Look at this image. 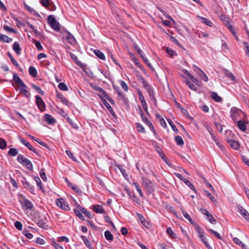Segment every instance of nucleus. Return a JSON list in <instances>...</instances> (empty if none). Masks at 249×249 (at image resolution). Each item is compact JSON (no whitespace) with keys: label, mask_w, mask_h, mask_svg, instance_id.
<instances>
[{"label":"nucleus","mask_w":249,"mask_h":249,"mask_svg":"<svg viewBox=\"0 0 249 249\" xmlns=\"http://www.w3.org/2000/svg\"><path fill=\"white\" fill-rule=\"evenodd\" d=\"M230 116L234 122L238 121V119H244V118L246 117L244 112L236 107H232L231 108Z\"/></svg>","instance_id":"obj_1"},{"label":"nucleus","mask_w":249,"mask_h":249,"mask_svg":"<svg viewBox=\"0 0 249 249\" xmlns=\"http://www.w3.org/2000/svg\"><path fill=\"white\" fill-rule=\"evenodd\" d=\"M17 160L29 170H33V167L32 162L23 155L19 154L17 157Z\"/></svg>","instance_id":"obj_2"},{"label":"nucleus","mask_w":249,"mask_h":249,"mask_svg":"<svg viewBox=\"0 0 249 249\" xmlns=\"http://www.w3.org/2000/svg\"><path fill=\"white\" fill-rule=\"evenodd\" d=\"M18 200L23 210H31L33 207L32 203L28 199L25 198L22 195H20L18 197Z\"/></svg>","instance_id":"obj_3"},{"label":"nucleus","mask_w":249,"mask_h":249,"mask_svg":"<svg viewBox=\"0 0 249 249\" xmlns=\"http://www.w3.org/2000/svg\"><path fill=\"white\" fill-rule=\"evenodd\" d=\"M142 183L143 187L149 192L152 193L154 190V183L147 178L142 177Z\"/></svg>","instance_id":"obj_4"},{"label":"nucleus","mask_w":249,"mask_h":249,"mask_svg":"<svg viewBox=\"0 0 249 249\" xmlns=\"http://www.w3.org/2000/svg\"><path fill=\"white\" fill-rule=\"evenodd\" d=\"M48 22L49 25L54 31L58 32L60 31V25L58 21H56L53 15H49L48 18Z\"/></svg>","instance_id":"obj_5"},{"label":"nucleus","mask_w":249,"mask_h":249,"mask_svg":"<svg viewBox=\"0 0 249 249\" xmlns=\"http://www.w3.org/2000/svg\"><path fill=\"white\" fill-rule=\"evenodd\" d=\"M55 202L57 206L61 209L66 211L70 210V207L63 198H57L56 199Z\"/></svg>","instance_id":"obj_6"},{"label":"nucleus","mask_w":249,"mask_h":249,"mask_svg":"<svg viewBox=\"0 0 249 249\" xmlns=\"http://www.w3.org/2000/svg\"><path fill=\"white\" fill-rule=\"evenodd\" d=\"M175 175L183 181L191 190L194 191L195 192H196V189L195 188V186L191 183V182L188 179L183 178L180 174L178 173H175Z\"/></svg>","instance_id":"obj_7"},{"label":"nucleus","mask_w":249,"mask_h":249,"mask_svg":"<svg viewBox=\"0 0 249 249\" xmlns=\"http://www.w3.org/2000/svg\"><path fill=\"white\" fill-rule=\"evenodd\" d=\"M64 39L68 43L71 45H74L76 43V40L74 36L69 32H66L63 35Z\"/></svg>","instance_id":"obj_8"},{"label":"nucleus","mask_w":249,"mask_h":249,"mask_svg":"<svg viewBox=\"0 0 249 249\" xmlns=\"http://www.w3.org/2000/svg\"><path fill=\"white\" fill-rule=\"evenodd\" d=\"M35 98L36 99V104L38 109L41 112L44 111L46 109V106L42 99L38 95H36Z\"/></svg>","instance_id":"obj_9"},{"label":"nucleus","mask_w":249,"mask_h":249,"mask_svg":"<svg viewBox=\"0 0 249 249\" xmlns=\"http://www.w3.org/2000/svg\"><path fill=\"white\" fill-rule=\"evenodd\" d=\"M13 79L15 81L16 84L18 86V88L21 87H26V85L23 82L19 77L16 73H14L13 74Z\"/></svg>","instance_id":"obj_10"},{"label":"nucleus","mask_w":249,"mask_h":249,"mask_svg":"<svg viewBox=\"0 0 249 249\" xmlns=\"http://www.w3.org/2000/svg\"><path fill=\"white\" fill-rule=\"evenodd\" d=\"M235 123H237V126L241 131L244 132L246 130L247 126L245 118H244V119H241L240 120H238Z\"/></svg>","instance_id":"obj_11"},{"label":"nucleus","mask_w":249,"mask_h":249,"mask_svg":"<svg viewBox=\"0 0 249 249\" xmlns=\"http://www.w3.org/2000/svg\"><path fill=\"white\" fill-rule=\"evenodd\" d=\"M182 72L184 73V74L189 79L191 80V81L196 84V85H197L198 82H199V81L197 79H196V78H195L194 76H193L188 71L186 70H183L182 71Z\"/></svg>","instance_id":"obj_12"},{"label":"nucleus","mask_w":249,"mask_h":249,"mask_svg":"<svg viewBox=\"0 0 249 249\" xmlns=\"http://www.w3.org/2000/svg\"><path fill=\"white\" fill-rule=\"evenodd\" d=\"M238 210L241 215H242L246 220L249 222V213L244 209L242 206H238Z\"/></svg>","instance_id":"obj_13"},{"label":"nucleus","mask_w":249,"mask_h":249,"mask_svg":"<svg viewBox=\"0 0 249 249\" xmlns=\"http://www.w3.org/2000/svg\"><path fill=\"white\" fill-rule=\"evenodd\" d=\"M44 117L45 121L49 124H55L56 122V120L52 115L50 114H45L44 115Z\"/></svg>","instance_id":"obj_14"},{"label":"nucleus","mask_w":249,"mask_h":249,"mask_svg":"<svg viewBox=\"0 0 249 249\" xmlns=\"http://www.w3.org/2000/svg\"><path fill=\"white\" fill-rule=\"evenodd\" d=\"M19 140L20 142L26 147H27L29 150L34 152H36L35 149L31 145L29 142H26L25 140L21 137H19Z\"/></svg>","instance_id":"obj_15"},{"label":"nucleus","mask_w":249,"mask_h":249,"mask_svg":"<svg viewBox=\"0 0 249 249\" xmlns=\"http://www.w3.org/2000/svg\"><path fill=\"white\" fill-rule=\"evenodd\" d=\"M93 211L96 213H105L103 207L100 205H95L93 206Z\"/></svg>","instance_id":"obj_16"},{"label":"nucleus","mask_w":249,"mask_h":249,"mask_svg":"<svg viewBox=\"0 0 249 249\" xmlns=\"http://www.w3.org/2000/svg\"><path fill=\"white\" fill-rule=\"evenodd\" d=\"M205 233H204L200 236H198L200 238L201 242H202L205 246L208 249H212L211 246L210 245V244L208 242L207 238L205 237Z\"/></svg>","instance_id":"obj_17"},{"label":"nucleus","mask_w":249,"mask_h":249,"mask_svg":"<svg viewBox=\"0 0 249 249\" xmlns=\"http://www.w3.org/2000/svg\"><path fill=\"white\" fill-rule=\"evenodd\" d=\"M197 17L201 19V22L202 23L210 27H212L213 26V23L210 19L199 16H197Z\"/></svg>","instance_id":"obj_18"},{"label":"nucleus","mask_w":249,"mask_h":249,"mask_svg":"<svg viewBox=\"0 0 249 249\" xmlns=\"http://www.w3.org/2000/svg\"><path fill=\"white\" fill-rule=\"evenodd\" d=\"M62 115L67 120V121L73 127L75 128H77V124H74L72 123V120L69 117V116L64 112L63 110H61Z\"/></svg>","instance_id":"obj_19"},{"label":"nucleus","mask_w":249,"mask_h":249,"mask_svg":"<svg viewBox=\"0 0 249 249\" xmlns=\"http://www.w3.org/2000/svg\"><path fill=\"white\" fill-rule=\"evenodd\" d=\"M81 238L82 239L88 249H93L92 244L91 242L89 240L86 236L84 235H81Z\"/></svg>","instance_id":"obj_20"},{"label":"nucleus","mask_w":249,"mask_h":249,"mask_svg":"<svg viewBox=\"0 0 249 249\" xmlns=\"http://www.w3.org/2000/svg\"><path fill=\"white\" fill-rule=\"evenodd\" d=\"M95 89L99 92V94H98V95L101 99H102L103 97H105L107 94V93L100 87H97L95 88Z\"/></svg>","instance_id":"obj_21"},{"label":"nucleus","mask_w":249,"mask_h":249,"mask_svg":"<svg viewBox=\"0 0 249 249\" xmlns=\"http://www.w3.org/2000/svg\"><path fill=\"white\" fill-rule=\"evenodd\" d=\"M228 142L232 148L237 150L239 148L240 145L238 142L235 140H228Z\"/></svg>","instance_id":"obj_22"},{"label":"nucleus","mask_w":249,"mask_h":249,"mask_svg":"<svg viewBox=\"0 0 249 249\" xmlns=\"http://www.w3.org/2000/svg\"><path fill=\"white\" fill-rule=\"evenodd\" d=\"M0 40L6 43H10L12 41V38L0 33Z\"/></svg>","instance_id":"obj_23"},{"label":"nucleus","mask_w":249,"mask_h":249,"mask_svg":"<svg viewBox=\"0 0 249 249\" xmlns=\"http://www.w3.org/2000/svg\"><path fill=\"white\" fill-rule=\"evenodd\" d=\"M233 242L241 246L243 249H248L247 246H246L240 240H239L238 238L234 237L233 238Z\"/></svg>","instance_id":"obj_24"},{"label":"nucleus","mask_w":249,"mask_h":249,"mask_svg":"<svg viewBox=\"0 0 249 249\" xmlns=\"http://www.w3.org/2000/svg\"><path fill=\"white\" fill-rule=\"evenodd\" d=\"M13 49L17 54L19 55L20 54L21 48L18 42H15L14 43Z\"/></svg>","instance_id":"obj_25"},{"label":"nucleus","mask_w":249,"mask_h":249,"mask_svg":"<svg viewBox=\"0 0 249 249\" xmlns=\"http://www.w3.org/2000/svg\"><path fill=\"white\" fill-rule=\"evenodd\" d=\"M225 75L226 77L230 78L232 81H233L234 82H237L235 77L233 74V73H231L229 71H228V70L225 71Z\"/></svg>","instance_id":"obj_26"},{"label":"nucleus","mask_w":249,"mask_h":249,"mask_svg":"<svg viewBox=\"0 0 249 249\" xmlns=\"http://www.w3.org/2000/svg\"><path fill=\"white\" fill-rule=\"evenodd\" d=\"M38 226L44 229H47L48 225L43 219L39 220L37 222Z\"/></svg>","instance_id":"obj_27"},{"label":"nucleus","mask_w":249,"mask_h":249,"mask_svg":"<svg viewBox=\"0 0 249 249\" xmlns=\"http://www.w3.org/2000/svg\"><path fill=\"white\" fill-rule=\"evenodd\" d=\"M194 228L198 234V236H199L205 233L204 231L202 230L199 225L197 224H194Z\"/></svg>","instance_id":"obj_28"},{"label":"nucleus","mask_w":249,"mask_h":249,"mask_svg":"<svg viewBox=\"0 0 249 249\" xmlns=\"http://www.w3.org/2000/svg\"><path fill=\"white\" fill-rule=\"evenodd\" d=\"M29 74L33 77H36L37 75V71L36 68L33 66H30L29 68Z\"/></svg>","instance_id":"obj_29"},{"label":"nucleus","mask_w":249,"mask_h":249,"mask_svg":"<svg viewBox=\"0 0 249 249\" xmlns=\"http://www.w3.org/2000/svg\"><path fill=\"white\" fill-rule=\"evenodd\" d=\"M94 53L95 54V55L97 57H98L100 59H101V60H105L106 58H105V55L100 50H94Z\"/></svg>","instance_id":"obj_30"},{"label":"nucleus","mask_w":249,"mask_h":249,"mask_svg":"<svg viewBox=\"0 0 249 249\" xmlns=\"http://www.w3.org/2000/svg\"><path fill=\"white\" fill-rule=\"evenodd\" d=\"M104 235H105L106 239L107 240L109 241H112L113 240V236L109 231H106L104 233Z\"/></svg>","instance_id":"obj_31"},{"label":"nucleus","mask_w":249,"mask_h":249,"mask_svg":"<svg viewBox=\"0 0 249 249\" xmlns=\"http://www.w3.org/2000/svg\"><path fill=\"white\" fill-rule=\"evenodd\" d=\"M185 83L186 85L189 87V88L194 90V91H196L197 90V88L196 87L191 81L186 80H185Z\"/></svg>","instance_id":"obj_32"},{"label":"nucleus","mask_w":249,"mask_h":249,"mask_svg":"<svg viewBox=\"0 0 249 249\" xmlns=\"http://www.w3.org/2000/svg\"><path fill=\"white\" fill-rule=\"evenodd\" d=\"M136 127L138 131L143 133H145V129L144 127L139 123H136L135 124Z\"/></svg>","instance_id":"obj_33"},{"label":"nucleus","mask_w":249,"mask_h":249,"mask_svg":"<svg viewBox=\"0 0 249 249\" xmlns=\"http://www.w3.org/2000/svg\"><path fill=\"white\" fill-rule=\"evenodd\" d=\"M58 98L60 100V101L66 106H69V102L68 100L63 95H59L58 96Z\"/></svg>","instance_id":"obj_34"},{"label":"nucleus","mask_w":249,"mask_h":249,"mask_svg":"<svg viewBox=\"0 0 249 249\" xmlns=\"http://www.w3.org/2000/svg\"><path fill=\"white\" fill-rule=\"evenodd\" d=\"M211 97L217 102H220L222 100L221 98L216 92H213L211 95Z\"/></svg>","instance_id":"obj_35"},{"label":"nucleus","mask_w":249,"mask_h":249,"mask_svg":"<svg viewBox=\"0 0 249 249\" xmlns=\"http://www.w3.org/2000/svg\"><path fill=\"white\" fill-rule=\"evenodd\" d=\"M175 141L178 145H182L184 144V141L181 136H177L175 138Z\"/></svg>","instance_id":"obj_36"},{"label":"nucleus","mask_w":249,"mask_h":249,"mask_svg":"<svg viewBox=\"0 0 249 249\" xmlns=\"http://www.w3.org/2000/svg\"><path fill=\"white\" fill-rule=\"evenodd\" d=\"M23 186L26 189L29 191L31 193H33L34 192V189L33 187L31 185H30V183H28V182H24Z\"/></svg>","instance_id":"obj_37"},{"label":"nucleus","mask_w":249,"mask_h":249,"mask_svg":"<svg viewBox=\"0 0 249 249\" xmlns=\"http://www.w3.org/2000/svg\"><path fill=\"white\" fill-rule=\"evenodd\" d=\"M26 88H27V87H21L19 89L23 93V94L25 97L29 98L30 97L31 94L29 93V92L26 89Z\"/></svg>","instance_id":"obj_38"},{"label":"nucleus","mask_w":249,"mask_h":249,"mask_svg":"<svg viewBox=\"0 0 249 249\" xmlns=\"http://www.w3.org/2000/svg\"><path fill=\"white\" fill-rule=\"evenodd\" d=\"M167 234L170 236L172 238H175L177 236L176 234H175L172 229L170 227H168L166 230Z\"/></svg>","instance_id":"obj_39"},{"label":"nucleus","mask_w":249,"mask_h":249,"mask_svg":"<svg viewBox=\"0 0 249 249\" xmlns=\"http://www.w3.org/2000/svg\"><path fill=\"white\" fill-rule=\"evenodd\" d=\"M199 77L203 81L207 82L209 80V78L205 73L202 71L201 73L198 75Z\"/></svg>","instance_id":"obj_40"},{"label":"nucleus","mask_w":249,"mask_h":249,"mask_svg":"<svg viewBox=\"0 0 249 249\" xmlns=\"http://www.w3.org/2000/svg\"><path fill=\"white\" fill-rule=\"evenodd\" d=\"M58 87L61 90L67 91L68 90L67 85L63 82L60 83L58 84Z\"/></svg>","instance_id":"obj_41"},{"label":"nucleus","mask_w":249,"mask_h":249,"mask_svg":"<svg viewBox=\"0 0 249 249\" xmlns=\"http://www.w3.org/2000/svg\"><path fill=\"white\" fill-rule=\"evenodd\" d=\"M18 153V151L17 149L14 148H10L8 152V154L12 156H16Z\"/></svg>","instance_id":"obj_42"},{"label":"nucleus","mask_w":249,"mask_h":249,"mask_svg":"<svg viewBox=\"0 0 249 249\" xmlns=\"http://www.w3.org/2000/svg\"><path fill=\"white\" fill-rule=\"evenodd\" d=\"M34 180L36 182L37 186L40 188V189L42 190L43 187L41 185V181L39 178L38 177H35Z\"/></svg>","instance_id":"obj_43"},{"label":"nucleus","mask_w":249,"mask_h":249,"mask_svg":"<svg viewBox=\"0 0 249 249\" xmlns=\"http://www.w3.org/2000/svg\"><path fill=\"white\" fill-rule=\"evenodd\" d=\"M206 218L211 223L213 224H215L216 223V220L212 214H209L207 216Z\"/></svg>","instance_id":"obj_44"},{"label":"nucleus","mask_w":249,"mask_h":249,"mask_svg":"<svg viewBox=\"0 0 249 249\" xmlns=\"http://www.w3.org/2000/svg\"><path fill=\"white\" fill-rule=\"evenodd\" d=\"M146 124H147L149 127L150 129L153 132L154 134H156V131L154 129V127L151 123L148 120L144 123Z\"/></svg>","instance_id":"obj_45"},{"label":"nucleus","mask_w":249,"mask_h":249,"mask_svg":"<svg viewBox=\"0 0 249 249\" xmlns=\"http://www.w3.org/2000/svg\"><path fill=\"white\" fill-rule=\"evenodd\" d=\"M146 124H147L149 127L150 129L153 132L154 134H156V131L154 129V127L151 123L148 120L144 123Z\"/></svg>","instance_id":"obj_46"},{"label":"nucleus","mask_w":249,"mask_h":249,"mask_svg":"<svg viewBox=\"0 0 249 249\" xmlns=\"http://www.w3.org/2000/svg\"><path fill=\"white\" fill-rule=\"evenodd\" d=\"M146 124H147L149 127L150 129L153 132L154 134H156V131L154 129V127L151 123L148 120L144 123Z\"/></svg>","instance_id":"obj_47"},{"label":"nucleus","mask_w":249,"mask_h":249,"mask_svg":"<svg viewBox=\"0 0 249 249\" xmlns=\"http://www.w3.org/2000/svg\"><path fill=\"white\" fill-rule=\"evenodd\" d=\"M182 213L183 215V216L187 219L188 220V221L191 223V224H194V222H193V220L192 219V218H191L190 216L189 215V214L188 213H187L185 211H182Z\"/></svg>","instance_id":"obj_48"},{"label":"nucleus","mask_w":249,"mask_h":249,"mask_svg":"<svg viewBox=\"0 0 249 249\" xmlns=\"http://www.w3.org/2000/svg\"><path fill=\"white\" fill-rule=\"evenodd\" d=\"M7 145L6 142L2 138H0V148L4 149Z\"/></svg>","instance_id":"obj_49"},{"label":"nucleus","mask_w":249,"mask_h":249,"mask_svg":"<svg viewBox=\"0 0 249 249\" xmlns=\"http://www.w3.org/2000/svg\"><path fill=\"white\" fill-rule=\"evenodd\" d=\"M39 174L41 178L44 181L47 180V177L43 169H41L39 172Z\"/></svg>","instance_id":"obj_50"},{"label":"nucleus","mask_w":249,"mask_h":249,"mask_svg":"<svg viewBox=\"0 0 249 249\" xmlns=\"http://www.w3.org/2000/svg\"><path fill=\"white\" fill-rule=\"evenodd\" d=\"M74 213L78 217V218L81 220H84V216L82 215V213L78 210H74Z\"/></svg>","instance_id":"obj_51"},{"label":"nucleus","mask_w":249,"mask_h":249,"mask_svg":"<svg viewBox=\"0 0 249 249\" xmlns=\"http://www.w3.org/2000/svg\"><path fill=\"white\" fill-rule=\"evenodd\" d=\"M105 106L108 109V110L109 111V112L111 113L112 115H114L115 114V112L112 108V107L110 106V105L107 102H105L104 103Z\"/></svg>","instance_id":"obj_52"},{"label":"nucleus","mask_w":249,"mask_h":249,"mask_svg":"<svg viewBox=\"0 0 249 249\" xmlns=\"http://www.w3.org/2000/svg\"><path fill=\"white\" fill-rule=\"evenodd\" d=\"M213 141L214 142L216 145L222 150H224V146L218 142V140L216 137L213 138Z\"/></svg>","instance_id":"obj_53"},{"label":"nucleus","mask_w":249,"mask_h":249,"mask_svg":"<svg viewBox=\"0 0 249 249\" xmlns=\"http://www.w3.org/2000/svg\"><path fill=\"white\" fill-rule=\"evenodd\" d=\"M208 231H210L211 233L213 234L217 238L219 239H222L221 235L218 232L212 229H209Z\"/></svg>","instance_id":"obj_54"},{"label":"nucleus","mask_w":249,"mask_h":249,"mask_svg":"<svg viewBox=\"0 0 249 249\" xmlns=\"http://www.w3.org/2000/svg\"><path fill=\"white\" fill-rule=\"evenodd\" d=\"M33 87L40 94L42 95H44V91L38 86L35 85H33Z\"/></svg>","instance_id":"obj_55"},{"label":"nucleus","mask_w":249,"mask_h":249,"mask_svg":"<svg viewBox=\"0 0 249 249\" xmlns=\"http://www.w3.org/2000/svg\"><path fill=\"white\" fill-rule=\"evenodd\" d=\"M52 244L55 249H63V247L57 244L54 240H52Z\"/></svg>","instance_id":"obj_56"},{"label":"nucleus","mask_w":249,"mask_h":249,"mask_svg":"<svg viewBox=\"0 0 249 249\" xmlns=\"http://www.w3.org/2000/svg\"><path fill=\"white\" fill-rule=\"evenodd\" d=\"M57 241L58 242H65V243H68L69 240L66 236H61L57 238Z\"/></svg>","instance_id":"obj_57"},{"label":"nucleus","mask_w":249,"mask_h":249,"mask_svg":"<svg viewBox=\"0 0 249 249\" xmlns=\"http://www.w3.org/2000/svg\"><path fill=\"white\" fill-rule=\"evenodd\" d=\"M27 26L30 28L32 31L36 34H37L38 32V31L36 29V28L34 26H33L32 24H31V23L28 22L27 23Z\"/></svg>","instance_id":"obj_58"},{"label":"nucleus","mask_w":249,"mask_h":249,"mask_svg":"<svg viewBox=\"0 0 249 249\" xmlns=\"http://www.w3.org/2000/svg\"><path fill=\"white\" fill-rule=\"evenodd\" d=\"M8 56L10 60H11L12 62L13 63V65L16 67H18L19 65L18 62L14 58L13 56L10 53H8Z\"/></svg>","instance_id":"obj_59"},{"label":"nucleus","mask_w":249,"mask_h":249,"mask_svg":"<svg viewBox=\"0 0 249 249\" xmlns=\"http://www.w3.org/2000/svg\"><path fill=\"white\" fill-rule=\"evenodd\" d=\"M70 56L71 58L79 65V64L80 63L78 59V58L76 55L72 53H70Z\"/></svg>","instance_id":"obj_60"},{"label":"nucleus","mask_w":249,"mask_h":249,"mask_svg":"<svg viewBox=\"0 0 249 249\" xmlns=\"http://www.w3.org/2000/svg\"><path fill=\"white\" fill-rule=\"evenodd\" d=\"M35 44L38 51H41L43 49V47L40 43L36 40H34Z\"/></svg>","instance_id":"obj_61"},{"label":"nucleus","mask_w":249,"mask_h":249,"mask_svg":"<svg viewBox=\"0 0 249 249\" xmlns=\"http://www.w3.org/2000/svg\"><path fill=\"white\" fill-rule=\"evenodd\" d=\"M68 185L71 188L75 190L76 192L79 193L81 192L80 189L76 185L70 183H68Z\"/></svg>","instance_id":"obj_62"},{"label":"nucleus","mask_w":249,"mask_h":249,"mask_svg":"<svg viewBox=\"0 0 249 249\" xmlns=\"http://www.w3.org/2000/svg\"><path fill=\"white\" fill-rule=\"evenodd\" d=\"M193 69L195 72L198 75L201 72L203 71L202 70H201L199 67H198L194 65L193 66Z\"/></svg>","instance_id":"obj_63"},{"label":"nucleus","mask_w":249,"mask_h":249,"mask_svg":"<svg viewBox=\"0 0 249 249\" xmlns=\"http://www.w3.org/2000/svg\"><path fill=\"white\" fill-rule=\"evenodd\" d=\"M244 46L245 47V53L249 57V45L248 43L244 42L243 43Z\"/></svg>","instance_id":"obj_64"}]
</instances>
